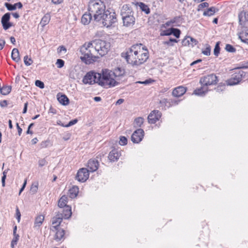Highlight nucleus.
Returning a JSON list of instances; mask_svg holds the SVG:
<instances>
[{"mask_svg":"<svg viewBox=\"0 0 248 248\" xmlns=\"http://www.w3.org/2000/svg\"><path fill=\"white\" fill-rule=\"evenodd\" d=\"M122 56L125 58L129 64L138 66L147 61L149 53L141 44H137L132 46L125 54L122 53Z\"/></svg>","mask_w":248,"mask_h":248,"instance_id":"obj_1","label":"nucleus"},{"mask_svg":"<svg viewBox=\"0 0 248 248\" xmlns=\"http://www.w3.org/2000/svg\"><path fill=\"white\" fill-rule=\"evenodd\" d=\"M79 51L82 55L80 59L87 64L93 63L98 58V56L96 55V50L92 41L85 43L80 47Z\"/></svg>","mask_w":248,"mask_h":248,"instance_id":"obj_2","label":"nucleus"},{"mask_svg":"<svg viewBox=\"0 0 248 248\" xmlns=\"http://www.w3.org/2000/svg\"><path fill=\"white\" fill-rule=\"evenodd\" d=\"M88 11L93 15L94 20L99 21L101 16L106 11V6L101 0H93L89 3Z\"/></svg>","mask_w":248,"mask_h":248,"instance_id":"obj_3","label":"nucleus"},{"mask_svg":"<svg viewBox=\"0 0 248 248\" xmlns=\"http://www.w3.org/2000/svg\"><path fill=\"white\" fill-rule=\"evenodd\" d=\"M113 71L108 69L102 70L100 85L101 86L108 85L109 87H114L119 84V81L115 78Z\"/></svg>","mask_w":248,"mask_h":248,"instance_id":"obj_4","label":"nucleus"},{"mask_svg":"<svg viewBox=\"0 0 248 248\" xmlns=\"http://www.w3.org/2000/svg\"><path fill=\"white\" fill-rule=\"evenodd\" d=\"M92 42L96 54L103 56L108 53L110 46L109 43L100 39L92 41Z\"/></svg>","mask_w":248,"mask_h":248,"instance_id":"obj_5","label":"nucleus"},{"mask_svg":"<svg viewBox=\"0 0 248 248\" xmlns=\"http://www.w3.org/2000/svg\"><path fill=\"white\" fill-rule=\"evenodd\" d=\"M101 16L102 24L107 28L111 26L117 21L116 14L112 10H106Z\"/></svg>","mask_w":248,"mask_h":248,"instance_id":"obj_6","label":"nucleus"},{"mask_svg":"<svg viewBox=\"0 0 248 248\" xmlns=\"http://www.w3.org/2000/svg\"><path fill=\"white\" fill-rule=\"evenodd\" d=\"M101 74L94 72H89L84 77L82 82L85 84H93L98 83L100 85Z\"/></svg>","mask_w":248,"mask_h":248,"instance_id":"obj_7","label":"nucleus"},{"mask_svg":"<svg viewBox=\"0 0 248 248\" xmlns=\"http://www.w3.org/2000/svg\"><path fill=\"white\" fill-rule=\"evenodd\" d=\"M245 76V72L241 70H239L237 72L234 73L232 77L227 81V84L230 86L236 85L241 82Z\"/></svg>","mask_w":248,"mask_h":248,"instance_id":"obj_8","label":"nucleus"},{"mask_svg":"<svg viewBox=\"0 0 248 248\" xmlns=\"http://www.w3.org/2000/svg\"><path fill=\"white\" fill-rule=\"evenodd\" d=\"M200 83L203 86L215 85L217 83V77L214 74H210L201 78Z\"/></svg>","mask_w":248,"mask_h":248,"instance_id":"obj_9","label":"nucleus"},{"mask_svg":"<svg viewBox=\"0 0 248 248\" xmlns=\"http://www.w3.org/2000/svg\"><path fill=\"white\" fill-rule=\"evenodd\" d=\"M89 177V170L86 168H81L78 171L76 179L79 182H84Z\"/></svg>","mask_w":248,"mask_h":248,"instance_id":"obj_10","label":"nucleus"},{"mask_svg":"<svg viewBox=\"0 0 248 248\" xmlns=\"http://www.w3.org/2000/svg\"><path fill=\"white\" fill-rule=\"evenodd\" d=\"M144 136V131L142 129H138L134 131L131 136V140L133 143H138L140 142Z\"/></svg>","mask_w":248,"mask_h":248,"instance_id":"obj_11","label":"nucleus"},{"mask_svg":"<svg viewBox=\"0 0 248 248\" xmlns=\"http://www.w3.org/2000/svg\"><path fill=\"white\" fill-rule=\"evenodd\" d=\"M161 116V113L157 110L152 111L148 116V121L149 124H155L159 120Z\"/></svg>","mask_w":248,"mask_h":248,"instance_id":"obj_12","label":"nucleus"},{"mask_svg":"<svg viewBox=\"0 0 248 248\" xmlns=\"http://www.w3.org/2000/svg\"><path fill=\"white\" fill-rule=\"evenodd\" d=\"M239 24L242 27L247 28L248 26V13L243 11L238 15Z\"/></svg>","mask_w":248,"mask_h":248,"instance_id":"obj_13","label":"nucleus"},{"mask_svg":"<svg viewBox=\"0 0 248 248\" xmlns=\"http://www.w3.org/2000/svg\"><path fill=\"white\" fill-rule=\"evenodd\" d=\"M62 215L59 213L52 218V226L51 227L52 231H56L58 229V227H60L59 226L62 220Z\"/></svg>","mask_w":248,"mask_h":248,"instance_id":"obj_14","label":"nucleus"},{"mask_svg":"<svg viewBox=\"0 0 248 248\" xmlns=\"http://www.w3.org/2000/svg\"><path fill=\"white\" fill-rule=\"evenodd\" d=\"M198 42L194 38L187 36L182 40V44L183 46L193 47L197 44Z\"/></svg>","mask_w":248,"mask_h":248,"instance_id":"obj_15","label":"nucleus"},{"mask_svg":"<svg viewBox=\"0 0 248 248\" xmlns=\"http://www.w3.org/2000/svg\"><path fill=\"white\" fill-rule=\"evenodd\" d=\"M99 163L97 160L95 159H90L88 162L87 167L89 172H94L96 171L98 168Z\"/></svg>","mask_w":248,"mask_h":248,"instance_id":"obj_16","label":"nucleus"},{"mask_svg":"<svg viewBox=\"0 0 248 248\" xmlns=\"http://www.w3.org/2000/svg\"><path fill=\"white\" fill-rule=\"evenodd\" d=\"M122 19L124 25L126 26H130L135 23V18L131 14L127 16L124 15V16L122 17Z\"/></svg>","mask_w":248,"mask_h":248,"instance_id":"obj_17","label":"nucleus"},{"mask_svg":"<svg viewBox=\"0 0 248 248\" xmlns=\"http://www.w3.org/2000/svg\"><path fill=\"white\" fill-rule=\"evenodd\" d=\"M186 89L183 86H179L175 88L172 91V95L175 97H180L186 92Z\"/></svg>","mask_w":248,"mask_h":248,"instance_id":"obj_18","label":"nucleus"},{"mask_svg":"<svg viewBox=\"0 0 248 248\" xmlns=\"http://www.w3.org/2000/svg\"><path fill=\"white\" fill-rule=\"evenodd\" d=\"M58 213L62 215L63 218L68 219L72 215L71 208L69 206H66L62 211H59Z\"/></svg>","mask_w":248,"mask_h":248,"instance_id":"obj_19","label":"nucleus"},{"mask_svg":"<svg viewBox=\"0 0 248 248\" xmlns=\"http://www.w3.org/2000/svg\"><path fill=\"white\" fill-rule=\"evenodd\" d=\"M120 155V154L119 151L116 149H114L111 150L108 155V158L111 161H116L119 159Z\"/></svg>","mask_w":248,"mask_h":248,"instance_id":"obj_20","label":"nucleus"},{"mask_svg":"<svg viewBox=\"0 0 248 248\" xmlns=\"http://www.w3.org/2000/svg\"><path fill=\"white\" fill-rule=\"evenodd\" d=\"M56 232L54 239L57 241H59L62 240L64 235V231L63 229H61L60 227H58V229L56 231H53Z\"/></svg>","mask_w":248,"mask_h":248,"instance_id":"obj_21","label":"nucleus"},{"mask_svg":"<svg viewBox=\"0 0 248 248\" xmlns=\"http://www.w3.org/2000/svg\"><path fill=\"white\" fill-rule=\"evenodd\" d=\"M131 13L132 10L128 4H124L121 10V15L122 17L124 16V15L127 16L131 15Z\"/></svg>","mask_w":248,"mask_h":248,"instance_id":"obj_22","label":"nucleus"},{"mask_svg":"<svg viewBox=\"0 0 248 248\" xmlns=\"http://www.w3.org/2000/svg\"><path fill=\"white\" fill-rule=\"evenodd\" d=\"M92 16H93L92 14H91L90 12L89 14H84L81 17V23L84 25L89 24L92 19Z\"/></svg>","mask_w":248,"mask_h":248,"instance_id":"obj_23","label":"nucleus"},{"mask_svg":"<svg viewBox=\"0 0 248 248\" xmlns=\"http://www.w3.org/2000/svg\"><path fill=\"white\" fill-rule=\"evenodd\" d=\"M218 11V9L215 7H211L206 10H205L203 13L204 16H210L214 15L216 12Z\"/></svg>","mask_w":248,"mask_h":248,"instance_id":"obj_24","label":"nucleus"},{"mask_svg":"<svg viewBox=\"0 0 248 248\" xmlns=\"http://www.w3.org/2000/svg\"><path fill=\"white\" fill-rule=\"evenodd\" d=\"M113 73L114 74V75L116 80L119 82L120 77L124 75V70L120 68H117L113 71Z\"/></svg>","mask_w":248,"mask_h":248,"instance_id":"obj_25","label":"nucleus"},{"mask_svg":"<svg viewBox=\"0 0 248 248\" xmlns=\"http://www.w3.org/2000/svg\"><path fill=\"white\" fill-rule=\"evenodd\" d=\"M67 197L65 195H63L59 200L58 205L60 208L67 206Z\"/></svg>","mask_w":248,"mask_h":248,"instance_id":"obj_26","label":"nucleus"},{"mask_svg":"<svg viewBox=\"0 0 248 248\" xmlns=\"http://www.w3.org/2000/svg\"><path fill=\"white\" fill-rule=\"evenodd\" d=\"M239 37L242 42L248 44V29L240 32Z\"/></svg>","mask_w":248,"mask_h":248,"instance_id":"obj_27","label":"nucleus"},{"mask_svg":"<svg viewBox=\"0 0 248 248\" xmlns=\"http://www.w3.org/2000/svg\"><path fill=\"white\" fill-rule=\"evenodd\" d=\"M11 57L13 60L16 62H18L20 60L19 53L18 49L15 48L13 49L11 54Z\"/></svg>","mask_w":248,"mask_h":248,"instance_id":"obj_28","label":"nucleus"},{"mask_svg":"<svg viewBox=\"0 0 248 248\" xmlns=\"http://www.w3.org/2000/svg\"><path fill=\"white\" fill-rule=\"evenodd\" d=\"M78 193V187L77 186H73L69 190V196L71 198H75Z\"/></svg>","mask_w":248,"mask_h":248,"instance_id":"obj_29","label":"nucleus"},{"mask_svg":"<svg viewBox=\"0 0 248 248\" xmlns=\"http://www.w3.org/2000/svg\"><path fill=\"white\" fill-rule=\"evenodd\" d=\"M59 102L63 105H67L69 104V99L64 94L61 95L58 98Z\"/></svg>","mask_w":248,"mask_h":248,"instance_id":"obj_30","label":"nucleus"},{"mask_svg":"<svg viewBox=\"0 0 248 248\" xmlns=\"http://www.w3.org/2000/svg\"><path fill=\"white\" fill-rule=\"evenodd\" d=\"M50 19V15L49 14H46L42 17L40 22V24L42 26H45L49 23Z\"/></svg>","mask_w":248,"mask_h":248,"instance_id":"obj_31","label":"nucleus"},{"mask_svg":"<svg viewBox=\"0 0 248 248\" xmlns=\"http://www.w3.org/2000/svg\"><path fill=\"white\" fill-rule=\"evenodd\" d=\"M11 91V87L10 86H4L0 88V93L3 95H7Z\"/></svg>","mask_w":248,"mask_h":248,"instance_id":"obj_32","label":"nucleus"},{"mask_svg":"<svg viewBox=\"0 0 248 248\" xmlns=\"http://www.w3.org/2000/svg\"><path fill=\"white\" fill-rule=\"evenodd\" d=\"M144 122V119L142 117H138L135 119L134 124L136 127H141Z\"/></svg>","mask_w":248,"mask_h":248,"instance_id":"obj_33","label":"nucleus"},{"mask_svg":"<svg viewBox=\"0 0 248 248\" xmlns=\"http://www.w3.org/2000/svg\"><path fill=\"white\" fill-rule=\"evenodd\" d=\"M44 220V217L43 215L38 216L35 220L34 225L35 226H40L42 224Z\"/></svg>","mask_w":248,"mask_h":248,"instance_id":"obj_34","label":"nucleus"},{"mask_svg":"<svg viewBox=\"0 0 248 248\" xmlns=\"http://www.w3.org/2000/svg\"><path fill=\"white\" fill-rule=\"evenodd\" d=\"M140 8L142 11H144L146 14H148L150 12V10L147 5H145L143 3H140Z\"/></svg>","mask_w":248,"mask_h":248,"instance_id":"obj_35","label":"nucleus"},{"mask_svg":"<svg viewBox=\"0 0 248 248\" xmlns=\"http://www.w3.org/2000/svg\"><path fill=\"white\" fill-rule=\"evenodd\" d=\"M38 183H34L32 184L31 189H30V191L32 194H34L37 192V191L38 190Z\"/></svg>","mask_w":248,"mask_h":248,"instance_id":"obj_36","label":"nucleus"},{"mask_svg":"<svg viewBox=\"0 0 248 248\" xmlns=\"http://www.w3.org/2000/svg\"><path fill=\"white\" fill-rule=\"evenodd\" d=\"M10 19V14L9 13L5 14L1 17V22H9Z\"/></svg>","mask_w":248,"mask_h":248,"instance_id":"obj_37","label":"nucleus"},{"mask_svg":"<svg viewBox=\"0 0 248 248\" xmlns=\"http://www.w3.org/2000/svg\"><path fill=\"white\" fill-rule=\"evenodd\" d=\"M171 34H173L177 38H179L181 33L180 30L174 28H171Z\"/></svg>","mask_w":248,"mask_h":248,"instance_id":"obj_38","label":"nucleus"},{"mask_svg":"<svg viewBox=\"0 0 248 248\" xmlns=\"http://www.w3.org/2000/svg\"><path fill=\"white\" fill-rule=\"evenodd\" d=\"M24 62L26 66H29L32 63L33 61L31 58H29L28 56L26 55L24 57Z\"/></svg>","mask_w":248,"mask_h":248,"instance_id":"obj_39","label":"nucleus"},{"mask_svg":"<svg viewBox=\"0 0 248 248\" xmlns=\"http://www.w3.org/2000/svg\"><path fill=\"white\" fill-rule=\"evenodd\" d=\"M204 87L201 88L200 89H198L195 90L194 92V93L198 95H203L205 94L206 91H203Z\"/></svg>","mask_w":248,"mask_h":248,"instance_id":"obj_40","label":"nucleus"},{"mask_svg":"<svg viewBox=\"0 0 248 248\" xmlns=\"http://www.w3.org/2000/svg\"><path fill=\"white\" fill-rule=\"evenodd\" d=\"M4 6L9 11H13L16 9V7L15 4L13 5L10 3L6 2L4 3Z\"/></svg>","mask_w":248,"mask_h":248,"instance_id":"obj_41","label":"nucleus"},{"mask_svg":"<svg viewBox=\"0 0 248 248\" xmlns=\"http://www.w3.org/2000/svg\"><path fill=\"white\" fill-rule=\"evenodd\" d=\"M225 49L227 51L229 52H234L236 51V49L230 44H227L226 45Z\"/></svg>","mask_w":248,"mask_h":248,"instance_id":"obj_42","label":"nucleus"},{"mask_svg":"<svg viewBox=\"0 0 248 248\" xmlns=\"http://www.w3.org/2000/svg\"><path fill=\"white\" fill-rule=\"evenodd\" d=\"M171 31H172L171 30V28L169 29L163 31L160 33V35L161 36H169V35H171Z\"/></svg>","mask_w":248,"mask_h":248,"instance_id":"obj_43","label":"nucleus"},{"mask_svg":"<svg viewBox=\"0 0 248 248\" xmlns=\"http://www.w3.org/2000/svg\"><path fill=\"white\" fill-rule=\"evenodd\" d=\"M210 51L211 47L209 45H207L205 49L202 51V53L206 56H209L210 54Z\"/></svg>","mask_w":248,"mask_h":248,"instance_id":"obj_44","label":"nucleus"},{"mask_svg":"<svg viewBox=\"0 0 248 248\" xmlns=\"http://www.w3.org/2000/svg\"><path fill=\"white\" fill-rule=\"evenodd\" d=\"M219 50H220V47H219V42H217L216 44L215 47L214 48V55L216 56H217L219 53Z\"/></svg>","mask_w":248,"mask_h":248,"instance_id":"obj_45","label":"nucleus"},{"mask_svg":"<svg viewBox=\"0 0 248 248\" xmlns=\"http://www.w3.org/2000/svg\"><path fill=\"white\" fill-rule=\"evenodd\" d=\"M127 140L124 136H121L120 138L119 143L121 145H124L127 144Z\"/></svg>","mask_w":248,"mask_h":248,"instance_id":"obj_46","label":"nucleus"},{"mask_svg":"<svg viewBox=\"0 0 248 248\" xmlns=\"http://www.w3.org/2000/svg\"><path fill=\"white\" fill-rule=\"evenodd\" d=\"M2 27L5 30H7L13 26V24L11 22L1 23Z\"/></svg>","mask_w":248,"mask_h":248,"instance_id":"obj_47","label":"nucleus"},{"mask_svg":"<svg viewBox=\"0 0 248 248\" xmlns=\"http://www.w3.org/2000/svg\"><path fill=\"white\" fill-rule=\"evenodd\" d=\"M35 84L37 87H39L40 89L44 88L45 85L44 83L39 80H37L35 81Z\"/></svg>","mask_w":248,"mask_h":248,"instance_id":"obj_48","label":"nucleus"},{"mask_svg":"<svg viewBox=\"0 0 248 248\" xmlns=\"http://www.w3.org/2000/svg\"><path fill=\"white\" fill-rule=\"evenodd\" d=\"M64 62L62 60L59 59L57 60L56 64L58 68H60L62 67L64 65Z\"/></svg>","mask_w":248,"mask_h":248,"instance_id":"obj_49","label":"nucleus"},{"mask_svg":"<svg viewBox=\"0 0 248 248\" xmlns=\"http://www.w3.org/2000/svg\"><path fill=\"white\" fill-rule=\"evenodd\" d=\"M153 81H154L153 80H152L151 79H148L145 80L144 81H137L136 83H137L143 84H144V85H147V84H150V83H152Z\"/></svg>","mask_w":248,"mask_h":248,"instance_id":"obj_50","label":"nucleus"},{"mask_svg":"<svg viewBox=\"0 0 248 248\" xmlns=\"http://www.w3.org/2000/svg\"><path fill=\"white\" fill-rule=\"evenodd\" d=\"M208 5H209L208 3H207L206 2L202 3L200 4H199L198 6V10L199 11L202 8H203L204 7H207L208 6Z\"/></svg>","mask_w":248,"mask_h":248,"instance_id":"obj_51","label":"nucleus"},{"mask_svg":"<svg viewBox=\"0 0 248 248\" xmlns=\"http://www.w3.org/2000/svg\"><path fill=\"white\" fill-rule=\"evenodd\" d=\"M78 122V120L75 119L74 120H73L71 121H70L68 124L65 125V127H68L69 126H71L75 124H76Z\"/></svg>","mask_w":248,"mask_h":248,"instance_id":"obj_52","label":"nucleus"},{"mask_svg":"<svg viewBox=\"0 0 248 248\" xmlns=\"http://www.w3.org/2000/svg\"><path fill=\"white\" fill-rule=\"evenodd\" d=\"M16 217L17 220V221L19 222L21 217V214L19 211L18 208L17 207L16 208Z\"/></svg>","mask_w":248,"mask_h":248,"instance_id":"obj_53","label":"nucleus"},{"mask_svg":"<svg viewBox=\"0 0 248 248\" xmlns=\"http://www.w3.org/2000/svg\"><path fill=\"white\" fill-rule=\"evenodd\" d=\"M39 166L40 167H43L46 164V161L45 159H42L39 161Z\"/></svg>","mask_w":248,"mask_h":248,"instance_id":"obj_54","label":"nucleus"},{"mask_svg":"<svg viewBox=\"0 0 248 248\" xmlns=\"http://www.w3.org/2000/svg\"><path fill=\"white\" fill-rule=\"evenodd\" d=\"M62 51H64V52H66V48L63 46H60L58 48V53H61Z\"/></svg>","mask_w":248,"mask_h":248,"instance_id":"obj_55","label":"nucleus"},{"mask_svg":"<svg viewBox=\"0 0 248 248\" xmlns=\"http://www.w3.org/2000/svg\"><path fill=\"white\" fill-rule=\"evenodd\" d=\"M5 44V40L2 39H0V50L3 49Z\"/></svg>","mask_w":248,"mask_h":248,"instance_id":"obj_56","label":"nucleus"},{"mask_svg":"<svg viewBox=\"0 0 248 248\" xmlns=\"http://www.w3.org/2000/svg\"><path fill=\"white\" fill-rule=\"evenodd\" d=\"M7 106V101L5 100L0 102V106L1 107H5Z\"/></svg>","mask_w":248,"mask_h":248,"instance_id":"obj_57","label":"nucleus"},{"mask_svg":"<svg viewBox=\"0 0 248 248\" xmlns=\"http://www.w3.org/2000/svg\"><path fill=\"white\" fill-rule=\"evenodd\" d=\"M16 127H17V129L18 130V135L20 136L22 133V129L20 127L18 123H16Z\"/></svg>","mask_w":248,"mask_h":248,"instance_id":"obj_58","label":"nucleus"},{"mask_svg":"<svg viewBox=\"0 0 248 248\" xmlns=\"http://www.w3.org/2000/svg\"><path fill=\"white\" fill-rule=\"evenodd\" d=\"M6 178V176L3 175L1 178V183H2V186L3 187L5 186V179Z\"/></svg>","mask_w":248,"mask_h":248,"instance_id":"obj_59","label":"nucleus"},{"mask_svg":"<svg viewBox=\"0 0 248 248\" xmlns=\"http://www.w3.org/2000/svg\"><path fill=\"white\" fill-rule=\"evenodd\" d=\"M19 235H17L16 236H14V238L12 241H13L14 242L17 243L18 240H19Z\"/></svg>","mask_w":248,"mask_h":248,"instance_id":"obj_60","label":"nucleus"},{"mask_svg":"<svg viewBox=\"0 0 248 248\" xmlns=\"http://www.w3.org/2000/svg\"><path fill=\"white\" fill-rule=\"evenodd\" d=\"M163 44L164 45L169 46H173V44H171V43L170 42V40H169L168 41H166L163 42Z\"/></svg>","mask_w":248,"mask_h":248,"instance_id":"obj_61","label":"nucleus"},{"mask_svg":"<svg viewBox=\"0 0 248 248\" xmlns=\"http://www.w3.org/2000/svg\"><path fill=\"white\" fill-rule=\"evenodd\" d=\"M15 5H16V8L18 7V8H19V9H21L23 7V5L21 3V2H18L17 3H16L15 4Z\"/></svg>","mask_w":248,"mask_h":248,"instance_id":"obj_62","label":"nucleus"},{"mask_svg":"<svg viewBox=\"0 0 248 248\" xmlns=\"http://www.w3.org/2000/svg\"><path fill=\"white\" fill-rule=\"evenodd\" d=\"M124 99H122V98H120L117 101V102H116V105H120V104H122L123 103H124Z\"/></svg>","mask_w":248,"mask_h":248,"instance_id":"obj_63","label":"nucleus"},{"mask_svg":"<svg viewBox=\"0 0 248 248\" xmlns=\"http://www.w3.org/2000/svg\"><path fill=\"white\" fill-rule=\"evenodd\" d=\"M63 0H52V2L56 4H60L62 2Z\"/></svg>","mask_w":248,"mask_h":248,"instance_id":"obj_64","label":"nucleus"}]
</instances>
